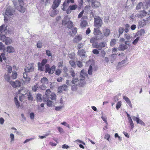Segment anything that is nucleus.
Masks as SVG:
<instances>
[{"instance_id": "obj_1", "label": "nucleus", "mask_w": 150, "mask_h": 150, "mask_svg": "<svg viewBox=\"0 0 150 150\" xmlns=\"http://www.w3.org/2000/svg\"><path fill=\"white\" fill-rule=\"evenodd\" d=\"M80 75L77 78H74L71 81V83L75 85H79L83 86L86 84L85 78L88 76L86 72L84 69L82 70L80 73Z\"/></svg>"}, {"instance_id": "obj_2", "label": "nucleus", "mask_w": 150, "mask_h": 150, "mask_svg": "<svg viewBox=\"0 0 150 150\" xmlns=\"http://www.w3.org/2000/svg\"><path fill=\"white\" fill-rule=\"evenodd\" d=\"M33 69V66H26L25 68V72L23 74V79L25 83H28L30 80V77L28 76L27 73L32 71Z\"/></svg>"}, {"instance_id": "obj_3", "label": "nucleus", "mask_w": 150, "mask_h": 150, "mask_svg": "<svg viewBox=\"0 0 150 150\" xmlns=\"http://www.w3.org/2000/svg\"><path fill=\"white\" fill-rule=\"evenodd\" d=\"M129 41H126L125 44H121L118 47V50L120 51H123L128 48L130 47V44Z\"/></svg>"}, {"instance_id": "obj_4", "label": "nucleus", "mask_w": 150, "mask_h": 150, "mask_svg": "<svg viewBox=\"0 0 150 150\" xmlns=\"http://www.w3.org/2000/svg\"><path fill=\"white\" fill-rule=\"evenodd\" d=\"M87 20L88 16H83L81 18L80 23V26L81 28H84L87 26L88 25Z\"/></svg>"}, {"instance_id": "obj_5", "label": "nucleus", "mask_w": 150, "mask_h": 150, "mask_svg": "<svg viewBox=\"0 0 150 150\" xmlns=\"http://www.w3.org/2000/svg\"><path fill=\"white\" fill-rule=\"evenodd\" d=\"M19 5L17 6V8L21 12L24 13L25 11V8H24L23 1V0H18Z\"/></svg>"}, {"instance_id": "obj_6", "label": "nucleus", "mask_w": 150, "mask_h": 150, "mask_svg": "<svg viewBox=\"0 0 150 150\" xmlns=\"http://www.w3.org/2000/svg\"><path fill=\"white\" fill-rule=\"evenodd\" d=\"M94 19L95 25L99 28L101 27L102 23V20L101 18L99 16H96V17L94 18Z\"/></svg>"}, {"instance_id": "obj_7", "label": "nucleus", "mask_w": 150, "mask_h": 150, "mask_svg": "<svg viewBox=\"0 0 150 150\" xmlns=\"http://www.w3.org/2000/svg\"><path fill=\"white\" fill-rule=\"evenodd\" d=\"M93 48L98 49L99 50H101L103 47H105L106 45V43L104 42H103L97 44L95 45H93Z\"/></svg>"}, {"instance_id": "obj_8", "label": "nucleus", "mask_w": 150, "mask_h": 150, "mask_svg": "<svg viewBox=\"0 0 150 150\" xmlns=\"http://www.w3.org/2000/svg\"><path fill=\"white\" fill-rule=\"evenodd\" d=\"M78 6L76 4H73L70 5L67 10V14H70L72 10H76Z\"/></svg>"}, {"instance_id": "obj_9", "label": "nucleus", "mask_w": 150, "mask_h": 150, "mask_svg": "<svg viewBox=\"0 0 150 150\" xmlns=\"http://www.w3.org/2000/svg\"><path fill=\"white\" fill-rule=\"evenodd\" d=\"M61 0H54L53 4L52 6L53 9H56L59 6L61 3Z\"/></svg>"}, {"instance_id": "obj_10", "label": "nucleus", "mask_w": 150, "mask_h": 150, "mask_svg": "<svg viewBox=\"0 0 150 150\" xmlns=\"http://www.w3.org/2000/svg\"><path fill=\"white\" fill-rule=\"evenodd\" d=\"M10 84L13 87L16 88L20 86L21 83L19 81H16L15 82L11 81L10 82Z\"/></svg>"}, {"instance_id": "obj_11", "label": "nucleus", "mask_w": 150, "mask_h": 150, "mask_svg": "<svg viewBox=\"0 0 150 150\" xmlns=\"http://www.w3.org/2000/svg\"><path fill=\"white\" fill-rule=\"evenodd\" d=\"M45 72H48L49 74H52L54 73V71L55 69V66H52L51 68L50 66H45Z\"/></svg>"}, {"instance_id": "obj_12", "label": "nucleus", "mask_w": 150, "mask_h": 150, "mask_svg": "<svg viewBox=\"0 0 150 150\" xmlns=\"http://www.w3.org/2000/svg\"><path fill=\"white\" fill-rule=\"evenodd\" d=\"M147 14V12L145 10L140 11L137 14V17L139 18H142L146 16Z\"/></svg>"}, {"instance_id": "obj_13", "label": "nucleus", "mask_w": 150, "mask_h": 150, "mask_svg": "<svg viewBox=\"0 0 150 150\" xmlns=\"http://www.w3.org/2000/svg\"><path fill=\"white\" fill-rule=\"evenodd\" d=\"M100 5V2L97 0H93L91 4L92 7L94 8H96L99 7Z\"/></svg>"}, {"instance_id": "obj_14", "label": "nucleus", "mask_w": 150, "mask_h": 150, "mask_svg": "<svg viewBox=\"0 0 150 150\" xmlns=\"http://www.w3.org/2000/svg\"><path fill=\"white\" fill-rule=\"evenodd\" d=\"M72 31H70L69 34L72 36H74L77 33V28L76 27H73L72 29Z\"/></svg>"}, {"instance_id": "obj_15", "label": "nucleus", "mask_w": 150, "mask_h": 150, "mask_svg": "<svg viewBox=\"0 0 150 150\" xmlns=\"http://www.w3.org/2000/svg\"><path fill=\"white\" fill-rule=\"evenodd\" d=\"M23 89L18 91V93L21 94V96L19 97V100L21 102H22L25 98V94L23 93Z\"/></svg>"}, {"instance_id": "obj_16", "label": "nucleus", "mask_w": 150, "mask_h": 150, "mask_svg": "<svg viewBox=\"0 0 150 150\" xmlns=\"http://www.w3.org/2000/svg\"><path fill=\"white\" fill-rule=\"evenodd\" d=\"M51 91L50 89H48L46 90L45 92V95L46 96V98H43V100L44 101H46L47 99L50 98V95L51 94Z\"/></svg>"}, {"instance_id": "obj_17", "label": "nucleus", "mask_w": 150, "mask_h": 150, "mask_svg": "<svg viewBox=\"0 0 150 150\" xmlns=\"http://www.w3.org/2000/svg\"><path fill=\"white\" fill-rule=\"evenodd\" d=\"M82 39V35H78L76 36L74 39L73 41L77 43Z\"/></svg>"}, {"instance_id": "obj_18", "label": "nucleus", "mask_w": 150, "mask_h": 150, "mask_svg": "<svg viewBox=\"0 0 150 150\" xmlns=\"http://www.w3.org/2000/svg\"><path fill=\"white\" fill-rule=\"evenodd\" d=\"M69 5V4L64 1L62 4V9L63 11H66L67 12V10L68 8V7Z\"/></svg>"}, {"instance_id": "obj_19", "label": "nucleus", "mask_w": 150, "mask_h": 150, "mask_svg": "<svg viewBox=\"0 0 150 150\" xmlns=\"http://www.w3.org/2000/svg\"><path fill=\"white\" fill-rule=\"evenodd\" d=\"M97 40V39L96 37H93L90 40V43H92V46L93 47V45H95L97 44L96 42Z\"/></svg>"}, {"instance_id": "obj_20", "label": "nucleus", "mask_w": 150, "mask_h": 150, "mask_svg": "<svg viewBox=\"0 0 150 150\" xmlns=\"http://www.w3.org/2000/svg\"><path fill=\"white\" fill-rule=\"evenodd\" d=\"M86 52L83 49H81L78 50L77 54L80 56H85Z\"/></svg>"}, {"instance_id": "obj_21", "label": "nucleus", "mask_w": 150, "mask_h": 150, "mask_svg": "<svg viewBox=\"0 0 150 150\" xmlns=\"http://www.w3.org/2000/svg\"><path fill=\"white\" fill-rule=\"evenodd\" d=\"M7 52L9 53L14 52L15 51L14 48L11 46H8L6 48Z\"/></svg>"}, {"instance_id": "obj_22", "label": "nucleus", "mask_w": 150, "mask_h": 150, "mask_svg": "<svg viewBox=\"0 0 150 150\" xmlns=\"http://www.w3.org/2000/svg\"><path fill=\"white\" fill-rule=\"evenodd\" d=\"M58 10L53 9L50 12V15L52 17H54L57 15L58 13Z\"/></svg>"}, {"instance_id": "obj_23", "label": "nucleus", "mask_w": 150, "mask_h": 150, "mask_svg": "<svg viewBox=\"0 0 150 150\" xmlns=\"http://www.w3.org/2000/svg\"><path fill=\"white\" fill-rule=\"evenodd\" d=\"M40 82L42 84H48V80L47 78L43 77L41 79Z\"/></svg>"}, {"instance_id": "obj_24", "label": "nucleus", "mask_w": 150, "mask_h": 150, "mask_svg": "<svg viewBox=\"0 0 150 150\" xmlns=\"http://www.w3.org/2000/svg\"><path fill=\"white\" fill-rule=\"evenodd\" d=\"M93 33L94 35H97L100 34L101 32L98 28H94Z\"/></svg>"}, {"instance_id": "obj_25", "label": "nucleus", "mask_w": 150, "mask_h": 150, "mask_svg": "<svg viewBox=\"0 0 150 150\" xmlns=\"http://www.w3.org/2000/svg\"><path fill=\"white\" fill-rule=\"evenodd\" d=\"M110 33V30L109 29H105L103 30L104 35L106 37L108 36L109 35Z\"/></svg>"}, {"instance_id": "obj_26", "label": "nucleus", "mask_w": 150, "mask_h": 150, "mask_svg": "<svg viewBox=\"0 0 150 150\" xmlns=\"http://www.w3.org/2000/svg\"><path fill=\"white\" fill-rule=\"evenodd\" d=\"M42 97V96L41 94L39 93L37 94L36 96L37 101L41 102Z\"/></svg>"}, {"instance_id": "obj_27", "label": "nucleus", "mask_w": 150, "mask_h": 150, "mask_svg": "<svg viewBox=\"0 0 150 150\" xmlns=\"http://www.w3.org/2000/svg\"><path fill=\"white\" fill-rule=\"evenodd\" d=\"M14 101L17 108H19L20 106V104L17 98L15 97L14 99Z\"/></svg>"}, {"instance_id": "obj_28", "label": "nucleus", "mask_w": 150, "mask_h": 150, "mask_svg": "<svg viewBox=\"0 0 150 150\" xmlns=\"http://www.w3.org/2000/svg\"><path fill=\"white\" fill-rule=\"evenodd\" d=\"M68 19H69L67 18V17H65L62 21V25L65 26L67 24L68 21H69L68 20Z\"/></svg>"}, {"instance_id": "obj_29", "label": "nucleus", "mask_w": 150, "mask_h": 150, "mask_svg": "<svg viewBox=\"0 0 150 150\" xmlns=\"http://www.w3.org/2000/svg\"><path fill=\"white\" fill-rule=\"evenodd\" d=\"M73 22L70 21H69L68 22V23L67 24V27L71 29L73 27Z\"/></svg>"}, {"instance_id": "obj_30", "label": "nucleus", "mask_w": 150, "mask_h": 150, "mask_svg": "<svg viewBox=\"0 0 150 150\" xmlns=\"http://www.w3.org/2000/svg\"><path fill=\"white\" fill-rule=\"evenodd\" d=\"M7 16L13 15V12L10 9H7L5 12Z\"/></svg>"}, {"instance_id": "obj_31", "label": "nucleus", "mask_w": 150, "mask_h": 150, "mask_svg": "<svg viewBox=\"0 0 150 150\" xmlns=\"http://www.w3.org/2000/svg\"><path fill=\"white\" fill-rule=\"evenodd\" d=\"M11 42V40L10 38H6L4 42H5V44L8 45L10 44Z\"/></svg>"}, {"instance_id": "obj_32", "label": "nucleus", "mask_w": 150, "mask_h": 150, "mask_svg": "<svg viewBox=\"0 0 150 150\" xmlns=\"http://www.w3.org/2000/svg\"><path fill=\"white\" fill-rule=\"evenodd\" d=\"M4 79L8 82H10V76L9 74H5L4 76Z\"/></svg>"}, {"instance_id": "obj_33", "label": "nucleus", "mask_w": 150, "mask_h": 150, "mask_svg": "<svg viewBox=\"0 0 150 150\" xmlns=\"http://www.w3.org/2000/svg\"><path fill=\"white\" fill-rule=\"evenodd\" d=\"M17 77V74L16 71H13L12 72V75L11 77L13 79H16Z\"/></svg>"}, {"instance_id": "obj_34", "label": "nucleus", "mask_w": 150, "mask_h": 150, "mask_svg": "<svg viewBox=\"0 0 150 150\" xmlns=\"http://www.w3.org/2000/svg\"><path fill=\"white\" fill-rule=\"evenodd\" d=\"M129 25L128 24H126L125 25V28L124 30L125 31L126 33H127L129 31Z\"/></svg>"}, {"instance_id": "obj_35", "label": "nucleus", "mask_w": 150, "mask_h": 150, "mask_svg": "<svg viewBox=\"0 0 150 150\" xmlns=\"http://www.w3.org/2000/svg\"><path fill=\"white\" fill-rule=\"evenodd\" d=\"M4 60H5L6 59V58L5 57V54L4 53H2L1 54V55H0V61L2 62V57Z\"/></svg>"}, {"instance_id": "obj_36", "label": "nucleus", "mask_w": 150, "mask_h": 150, "mask_svg": "<svg viewBox=\"0 0 150 150\" xmlns=\"http://www.w3.org/2000/svg\"><path fill=\"white\" fill-rule=\"evenodd\" d=\"M47 88L46 86L44 84H42L40 86H38V88L39 89L42 90H45Z\"/></svg>"}, {"instance_id": "obj_37", "label": "nucleus", "mask_w": 150, "mask_h": 150, "mask_svg": "<svg viewBox=\"0 0 150 150\" xmlns=\"http://www.w3.org/2000/svg\"><path fill=\"white\" fill-rule=\"evenodd\" d=\"M5 50V47L1 42H0V50L4 51Z\"/></svg>"}, {"instance_id": "obj_38", "label": "nucleus", "mask_w": 150, "mask_h": 150, "mask_svg": "<svg viewBox=\"0 0 150 150\" xmlns=\"http://www.w3.org/2000/svg\"><path fill=\"white\" fill-rule=\"evenodd\" d=\"M50 98L51 100H55L56 99V95L54 93H52L50 95Z\"/></svg>"}, {"instance_id": "obj_39", "label": "nucleus", "mask_w": 150, "mask_h": 150, "mask_svg": "<svg viewBox=\"0 0 150 150\" xmlns=\"http://www.w3.org/2000/svg\"><path fill=\"white\" fill-rule=\"evenodd\" d=\"M146 23V22L144 20H143L142 21H140L139 22V25L142 27H143L145 25Z\"/></svg>"}, {"instance_id": "obj_40", "label": "nucleus", "mask_w": 150, "mask_h": 150, "mask_svg": "<svg viewBox=\"0 0 150 150\" xmlns=\"http://www.w3.org/2000/svg\"><path fill=\"white\" fill-rule=\"evenodd\" d=\"M122 105V103L121 101H119L117 102L116 105V108L117 110H118L121 107Z\"/></svg>"}, {"instance_id": "obj_41", "label": "nucleus", "mask_w": 150, "mask_h": 150, "mask_svg": "<svg viewBox=\"0 0 150 150\" xmlns=\"http://www.w3.org/2000/svg\"><path fill=\"white\" fill-rule=\"evenodd\" d=\"M119 36H120V35L122 34L123 33L124 29V28L122 27H120L119 28Z\"/></svg>"}, {"instance_id": "obj_42", "label": "nucleus", "mask_w": 150, "mask_h": 150, "mask_svg": "<svg viewBox=\"0 0 150 150\" xmlns=\"http://www.w3.org/2000/svg\"><path fill=\"white\" fill-rule=\"evenodd\" d=\"M77 85H74V84H72L71 85V90L73 91H75L76 90L77 88Z\"/></svg>"}, {"instance_id": "obj_43", "label": "nucleus", "mask_w": 150, "mask_h": 150, "mask_svg": "<svg viewBox=\"0 0 150 150\" xmlns=\"http://www.w3.org/2000/svg\"><path fill=\"white\" fill-rule=\"evenodd\" d=\"M116 43V40L115 39H113L110 42V45L112 47L115 45Z\"/></svg>"}, {"instance_id": "obj_44", "label": "nucleus", "mask_w": 150, "mask_h": 150, "mask_svg": "<svg viewBox=\"0 0 150 150\" xmlns=\"http://www.w3.org/2000/svg\"><path fill=\"white\" fill-rule=\"evenodd\" d=\"M89 68L88 71V74L90 75L92 74L93 67L92 66H89Z\"/></svg>"}, {"instance_id": "obj_45", "label": "nucleus", "mask_w": 150, "mask_h": 150, "mask_svg": "<svg viewBox=\"0 0 150 150\" xmlns=\"http://www.w3.org/2000/svg\"><path fill=\"white\" fill-rule=\"evenodd\" d=\"M143 3L142 2H141L139 3L136 7V9L138 10L140 9L141 7L143 6Z\"/></svg>"}, {"instance_id": "obj_46", "label": "nucleus", "mask_w": 150, "mask_h": 150, "mask_svg": "<svg viewBox=\"0 0 150 150\" xmlns=\"http://www.w3.org/2000/svg\"><path fill=\"white\" fill-rule=\"evenodd\" d=\"M10 138L11 139L10 142H12L14 141V135L12 134L11 133L10 135Z\"/></svg>"}, {"instance_id": "obj_47", "label": "nucleus", "mask_w": 150, "mask_h": 150, "mask_svg": "<svg viewBox=\"0 0 150 150\" xmlns=\"http://www.w3.org/2000/svg\"><path fill=\"white\" fill-rule=\"evenodd\" d=\"M32 90L34 91H36L37 90L39 89L38 88V84H36V85H34L32 88Z\"/></svg>"}, {"instance_id": "obj_48", "label": "nucleus", "mask_w": 150, "mask_h": 150, "mask_svg": "<svg viewBox=\"0 0 150 150\" xmlns=\"http://www.w3.org/2000/svg\"><path fill=\"white\" fill-rule=\"evenodd\" d=\"M6 38L5 35H0V40L3 42L4 41Z\"/></svg>"}, {"instance_id": "obj_49", "label": "nucleus", "mask_w": 150, "mask_h": 150, "mask_svg": "<svg viewBox=\"0 0 150 150\" xmlns=\"http://www.w3.org/2000/svg\"><path fill=\"white\" fill-rule=\"evenodd\" d=\"M125 39L127 40V41H129L130 38L129 34L128 33H126L125 34Z\"/></svg>"}, {"instance_id": "obj_50", "label": "nucleus", "mask_w": 150, "mask_h": 150, "mask_svg": "<svg viewBox=\"0 0 150 150\" xmlns=\"http://www.w3.org/2000/svg\"><path fill=\"white\" fill-rule=\"evenodd\" d=\"M47 100V106L50 107H52V101L50 100H48V99Z\"/></svg>"}, {"instance_id": "obj_51", "label": "nucleus", "mask_w": 150, "mask_h": 150, "mask_svg": "<svg viewBox=\"0 0 150 150\" xmlns=\"http://www.w3.org/2000/svg\"><path fill=\"white\" fill-rule=\"evenodd\" d=\"M101 118L103 120L104 122L106 123V125H108V123L107 121L106 117L105 116H103V115H102L101 117Z\"/></svg>"}, {"instance_id": "obj_52", "label": "nucleus", "mask_w": 150, "mask_h": 150, "mask_svg": "<svg viewBox=\"0 0 150 150\" xmlns=\"http://www.w3.org/2000/svg\"><path fill=\"white\" fill-rule=\"evenodd\" d=\"M140 39V38L139 37H138L135 40H134V41L132 42V44L134 45H136L137 43L138 42V41Z\"/></svg>"}, {"instance_id": "obj_53", "label": "nucleus", "mask_w": 150, "mask_h": 150, "mask_svg": "<svg viewBox=\"0 0 150 150\" xmlns=\"http://www.w3.org/2000/svg\"><path fill=\"white\" fill-rule=\"evenodd\" d=\"M47 60L46 59H43L42 61L41 64V66H44L47 63Z\"/></svg>"}, {"instance_id": "obj_54", "label": "nucleus", "mask_w": 150, "mask_h": 150, "mask_svg": "<svg viewBox=\"0 0 150 150\" xmlns=\"http://www.w3.org/2000/svg\"><path fill=\"white\" fill-rule=\"evenodd\" d=\"M84 11L83 10L81 12H80L78 16V18H82L83 16V15L84 13Z\"/></svg>"}, {"instance_id": "obj_55", "label": "nucleus", "mask_w": 150, "mask_h": 150, "mask_svg": "<svg viewBox=\"0 0 150 150\" xmlns=\"http://www.w3.org/2000/svg\"><path fill=\"white\" fill-rule=\"evenodd\" d=\"M28 98V100L32 101L33 100V97L32 95L30 93H29L27 94Z\"/></svg>"}, {"instance_id": "obj_56", "label": "nucleus", "mask_w": 150, "mask_h": 150, "mask_svg": "<svg viewBox=\"0 0 150 150\" xmlns=\"http://www.w3.org/2000/svg\"><path fill=\"white\" fill-rule=\"evenodd\" d=\"M127 58L126 57L124 60H122V62H119L118 64L120 65L123 64L127 62Z\"/></svg>"}, {"instance_id": "obj_57", "label": "nucleus", "mask_w": 150, "mask_h": 150, "mask_svg": "<svg viewBox=\"0 0 150 150\" xmlns=\"http://www.w3.org/2000/svg\"><path fill=\"white\" fill-rule=\"evenodd\" d=\"M30 117L31 120H34L35 118L34 113L33 112H31L30 114Z\"/></svg>"}, {"instance_id": "obj_58", "label": "nucleus", "mask_w": 150, "mask_h": 150, "mask_svg": "<svg viewBox=\"0 0 150 150\" xmlns=\"http://www.w3.org/2000/svg\"><path fill=\"white\" fill-rule=\"evenodd\" d=\"M5 27V25L4 24H3L0 27V32L1 33H2L4 30V28Z\"/></svg>"}, {"instance_id": "obj_59", "label": "nucleus", "mask_w": 150, "mask_h": 150, "mask_svg": "<svg viewBox=\"0 0 150 150\" xmlns=\"http://www.w3.org/2000/svg\"><path fill=\"white\" fill-rule=\"evenodd\" d=\"M132 118L133 120L134 121H136L137 122H138V121H139V118L137 117H136L134 116H132Z\"/></svg>"}, {"instance_id": "obj_60", "label": "nucleus", "mask_w": 150, "mask_h": 150, "mask_svg": "<svg viewBox=\"0 0 150 150\" xmlns=\"http://www.w3.org/2000/svg\"><path fill=\"white\" fill-rule=\"evenodd\" d=\"M137 124H139L142 125H143L144 126L145 125V123H144V122H143L142 120L140 119H139V121L138 122H137Z\"/></svg>"}, {"instance_id": "obj_61", "label": "nucleus", "mask_w": 150, "mask_h": 150, "mask_svg": "<svg viewBox=\"0 0 150 150\" xmlns=\"http://www.w3.org/2000/svg\"><path fill=\"white\" fill-rule=\"evenodd\" d=\"M64 2L67 3L68 4H69V3L71 4H73L74 3V0H65Z\"/></svg>"}, {"instance_id": "obj_62", "label": "nucleus", "mask_w": 150, "mask_h": 150, "mask_svg": "<svg viewBox=\"0 0 150 150\" xmlns=\"http://www.w3.org/2000/svg\"><path fill=\"white\" fill-rule=\"evenodd\" d=\"M76 64L77 66H82V63L81 61H76Z\"/></svg>"}, {"instance_id": "obj_63", "label": "nucleus", "mask_w": 150, "mask_h": 150, "mask_svg": "<svg viewBox=\"0 0 150 150\" xmlns=\"http://www.w3.org/2000/svg\"><path fill=\"white\" fill-rule=\"evenodd\" d=\"M92 52L94 54H97L99 53L98 51L96 49L93 50L92 51Z\"/></svg>"}, {"instance_id": "obj_64", "label": "nucleus", "mask_w": 150, "mask_h": 150, "mask_svg": "<svg viewBox=\"0 0 150 150\" xmlns=\"http://www.w3.org/2000/svg\"><path fill=\"white\" fill-rule=\"evenodd\" d=\"M37 47L41 48L42 47V43L40 42H38L37 43Z\"/></svg>"}]
</instances>
